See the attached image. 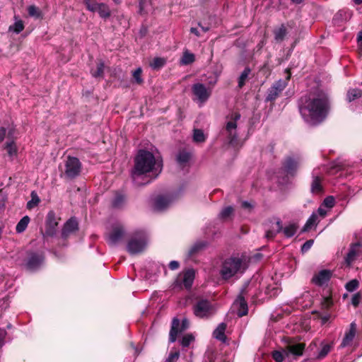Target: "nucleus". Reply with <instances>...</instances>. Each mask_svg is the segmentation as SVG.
<instances>
[{
    "label": "nucleus",
    "mask_w": 362,
    "mask_h": 362,
    "mask_svg": "<svg viewBox=\"0 0 362 362\" xmlns=\"http://www.w3.org/2000/svg\"><path fill=\"white\" fill-rule=\"evenodd\" d=\"M88 11L97 12L103 18H107L110 16L108 6L104 3H97L95 0H83Z\"/></svg>",
    "instance_id": "f8f14e48"
},
{
    "label": "nucleus",
    "mask_w": 362,
    "mask_h": 362,
    "mask_svg": "<svg viewBox=\"0 0 362 362\" xmlns=\"http://www.w3.org/2000/svg\"><path fill=\"white\" fill-rule=\"evenodd\" d=\"M13 19H14V23L8 27V31L9 33L19 34L25 28L24 23L16 15L14 16Z\"/></svg>",
    "instance_id": "a878e982"
},
{
    "label": "nucleus",
    "mask_w": 362,
    "mask_h": 362,
    "mask_svg": "<svg viewBox=\"0 0 362 362\" xmlns=\"http://www.w3.org/2000/svg\"><path fill=\"white\" fill-rule=\"evenodd\" d=\"M297 228V226L294 223L289 224L283 228L281 221L277 219L275 223V228L267 230L265 237L267 239H272L277 233L282 230L286 237L291 238L296 234Z\"/></svg>",
    "instance_id": "423d86ee"
},
{
    "label": "nucleus",
    "mask_w": 362,
    "mask_h": 362,
    "mask_svg": "<svg viewBox=\"0 0 362 362\" xmlns=\"http://www.w3.org/2000/svg\"><path fill=\"white\" fill-rule=\"evenodd\" d=\"M361 299V294L359 292L355 293L352 296L351 304L354 307H357L358 305V304L360 303Z\"/></svg>",
    "instance_id": "864d4df0"
},
{
    "label": "nucleus",
    "mask_w": 362,
    "mask_h": 362,
    "mask_svg": "<svg viewBox=\"0 0 362 362\" xmlns=\"http://www.w3.org/2000/svg\"><path fill=\"white\" fill-rule=\"evenodd\" d=\"M6 335L5 329L0 328V348L4 344V339Z\"/></svg>",
    "instance_id": "4d7b16f0"
},
{
    "label": "nucleus",
    "mask_w": 362,
    "mask_h": 362,
    "mask_svg": "<svg viewBox=\"0 0 362 362\" xmlns=\"http://www.w3.org/2000/svg\"><path fill=\"white\" fill-rule=\"evenodd\" d=\"M173 195L158 196L153 200V209L157 211H163L168 209L174 202Z\"/></svg>",
    "instance_id": "dca6fc26"
},
{
    "label": "nucleus",
    "mask_w": 362,
    "mask_h": 362,
    "mask_svg": "<svg viewBox=\"0 0 362 362\" xmlns=\"http://www.w3.org/2000/svg\"><path fill=\"white\" fill-rule=\"evenodd\" d=\"M166 64V59L163 57H156L152 62L150 63V66L154 69L157 70L163 67Z\"/></svg>",
    "instance_id": "f704fd0d"
},
{
    "label": "nucleus",
    "mask_w": 362,
    "mask_h": 362,
    "mask_svg": "<svg viewBox=\"0 0 362 362\" xmlns=\"http://www.w3.org/2000/svg\"><path fill=\"white\" fill-rule=\"evenodd\" d=\"M357 42L359 52L362 54V31L359 32L357 35Z\"/></svg>",
    "instance_id": "13d9d810"
},
{
    "label": "nucleus",
    "mask_w": 362,
    "mask_h": 362,
    "mask_svg": "<svg viewBox=\"0 0 362 362\" xmlns=\"http://www.w3.org/2000/svg\"><path fill=\"white\" fill-rule=\"evenodd\" d=\"M190 159V153L186 151H180L177 156V160L180 164L187 163Z\"/></svg>",
    "instance_id": "a18cd8bd"
},
{
    "label": "nucleus",
    "mask_w": 362,
    "mask_h": 362,
    "mask_svg": "<svg viewBox=\"0 0 362 362\" xmlns=\"http://www.w3.org/2000/svg\"><path fill=\"white\" fill-rule=\"evenodd\" d=\"M240 115L235 112L230 115V120L226 122L225 131L227 139L231 145H234L238 139L237 122L240 119Z\"/></svg>",
    "instance_id": "0eeeda50"
},
{
    "label": "nucleus",
    "mask_w": 362,
    "mask_h": 362,
    "mask_svg": "<svg viewBox=\"0 0 362 362\" xmlns=\"http://www.w3.org/2000/svg\"><path fill=\"white\" fill-rule=\"evenodd\" d=\"M291 75L288 74L285 80L280 79L276 81L267 91V95L266 97L267 101H274L279 95V94L284 90L288 85Z\"/></svg>",
    "instance_id": "9b49d317"
},
{
    "label": "nucleus",
    "mask_w": 362,
    "mask_h": 362,
    "mask_svg": "<svg viewBox=\"0 0 362 362\" xmlns=\"http://www.w3.org/2000/svg\"><path fill=\"white\" fill-rule=\"evenodd\" d=\"M125 202V198L123 195L118 194L117 195L112 201V206L115 208H120L123 206Z\"/></svg>",
    "instance_id": "09e8293b"
},
{
    "label": "nucleus",
    "mask_w": 362,
    "mask_h": 362,
    "mask_svg": "<svg viewBox=\"0 0 362 362\" xmlns=\"http://www.w3.org/2000/svg\"><path fill=\"white\" fill-rule=\"evenodd\" d=\"M142 69L141 67L137 68L133 73V82L137 83V84H141L144 81L142 77Z\"/></svg>",
    "instance_id": "49530a36"
},
{
    "label": "nucleus",
    "mask_w": 362,
    "mask_h": 362,
    "mask_svg": "<svg viewBox=\"0 0 362 362\" xmlns=\"http://www.w3.org/2000/svg\"><path fill=\"white\" fill-rule=\"evenodd\" d=\"M344 13V11H339V12L337 14L336 18H337V17H338V16H342V13ZM344 13L346 14V13H345V12H344Z\"/></svg>",
    "instance_id": "338daca9"
},
{
    "label": "nucleus",
    "mask_w": 362,
    "mask_h": 362,
    "mask_svg": "<svg viewBox=\"0 0 362 362\" xmlns=\"http://www.w3.org/2000/svg\"><path fill=\"white\" fill-rule=\"evenodd\" d=\"M358 281L356 279H352L346 284L345 288L349 292H353L358 288Z\"/></svg>",
    "instance_id": "de8ad7c7"
},
{
    "label": "nucleus",
    "mask_w": 362,
    "mask_h": 362,
    "mask_svg": "<svg viewBox=\"0 0 362 362\" xmlns=\"http://www.w3.org/2000/svg\"><path fill=\"white\" fill-rule=\"evenodd\" d=\"M332 276V271L322 269L313 276L312 282L317 286H322L330 280Z\"/></svg>",
    "instance_id": "a211bd4d"
},
{
    "label": "nucleus",
    "mask_w": 362,
    "mask_h": 362,
    "mask_svg": "<svg viewBox=\"0 0 362 362\" xmlns=\"http://www.w3.org/2000/svg\"><path fill=\"white\" fill-rule=\"evenodd\" d=\"M354 1L357 4H362V0H354Z\"/></svg>",
    "instance_id": "69168bd1"
},
{
    "label": "nucleus",
    "mask_w": 362,
    "mask_h": 362,
    "mask_svg": "<svg viewBox=\"0 0 362 362\" xmlns=\"http://www.w3.org/2000/svg\"><path fill=\"white\" fill-rule=\"evenodd\" d=\"M206 135L202 129H195L193 132V140L197 143H202L206 140Z\"/></svg>",
    "instance_id": "58836bf2"
},
{
    "label": "nucleus",
    "mask_w": 362,
    "mask_h": 362,
    "mask_svg": "<svg viewBox=\"0 0 362 362\" xmlns=\"http://www.w3.org/2000/svg\"><path fill=\"white\" fill-rule=\"evenodd\" d=\"M244 289L241 291L240 295L238 297L234 303V305L237 308V314L239 317L246 315L248 312V307L246 300L243 296Z\"/></svg>",
    "instance_id": "aec40b11"
},
{
    "label": "nucleus",
    "mask_w": 362,
    "mask_h": 362,
    "mask_svg": "<svg viewBox=\"0 0 362 362\" xmlns=\"http://www.w3.org/2000/svg\"><path fill=\"white\" fill-rule=\"evenodd\" d=\"M194 340V337L192 334H184L180 340V344L182 347H187Z\"/></svg>",
    "instance_id": "a19ab883"
},
{
    "label": "nucleus",
    "mask_w": 362,
    "mask_h": 362,
    "mask_svg": "<svg viewBox=\"0 0 362 362\" xmlns=\"http://www.w3.org/2000/svg\"><path fill=\"white\" fill-rule=\"evenodd\" d=\"M30 218L28 216H23L17 223L16 226V230L18 233H21L25 230L27 228L29 223H30Z\"/></svg>",
    "instance_id": "2f4dec72"
},
{
    "label": "nucleus",
    "mask_w": 362,
    "mask_h": 362,
    "mask_svg": "<svg viewBox=\"0 0 362 362\" xmlns=\"http://www.w3.org/2000/svg\"><path fill=\"white\" fill-rule=\"evenodd\" d=\"M322 190L321 187V179L319 176H315L313 177V181L311 184V191L313 193H318L320 192Z\"/></svg>",
    "instance_id": "72a5a7b5"
},
{
    "label": "nucleus",
    "mask_w": 362,
    "mask_h": 362,
    "mask_svg": "<svg viewBox=\"0 0 362 362\" xmlns=\"http://www.w3.org/2000/svg\"><path fill=\"white\" fill-rule=\"evenodd\" d=\"M356 332V324L355 322H353L350 325L349 329L347 332L345 333L344 337L341 341V344L340 345L341 347H345L351 343L354 338L355 337Z\"/></svg>",
    "instance_id": "5701e85b"
},
{
    "label": "nucleus",
    "mask_w": 362,
    "mask_h": 362,
    "mask_svg": "<svg viewBox=\"0 0 362 362\" xmlns=\"http://www.w3.org/2000/svg\"><path fill=\"white\" fill-rule=\"evenodd\" d=\"M207 246V243L206 241L199 240L196 242L192 247L189 248L188 251V257H192Z\"/></svg>",
    "instance_id": "cd10ccee"
},
{
    "label": "nucleus",
    "mask_w": 362,
    "mask_h": 362,
    "mask_svg": "<svg viewBox=\"0 0 362 362\" xmlns=\"http://www.w3.org/2000/svg\"><path fill=\"white\" fill-rule=\"evenodd\" d=\"M319 219L317 213L313 212V214L310 215V216L307 220L305 226L303 228L302 231L306 232L313 228V227H315L317 223H319Z\"/></svg>",
    "instance_id": "c85d7f7f"
},
{
    "label": "nucleus",
    "mask_w": 362,
    "mask_h": 362,
    "mask_svg": "<svg viewBox=\"0 0 362 362\" xmlns=\"http://www.w3.org/2000/svg\"><path fill=\"white\" fill-rule=\"evenodd\" d=\"M180 264L177 261L173 260L169 263V268L171 270H176L179 268Z\"/></svg>",
    "instance_id": "bf43d9fd"
},
{
    "label": "nucleus",
    "mask_w": 362,
    "mask_h": 362,
    "mask_svg": "<svg viewBox=\"0 0 362 362\" xmlns=\"http://www.w3.org/2000/svg\"><path fill=\"white\" fill-rule=\"evenodd\" d=\"M328 211L329 209L321 204L315 213H317V216H320L321 218H325L327 216Z\"/></svg>",
    "instance_id": "5fc2aeb1"
},
{
    "label": "nucleus",
    "mask_w": 362,
    "mask_h": 362,
    "mask_svg": "<svg viewBox=\"0 0 362 362\" xmlns=\"http://www.w3.org/2000/svg\"><path fill=\"white\" fill-rule=\"evenodd\" d=\"M147 245V235L144 230H139L129 240L127 250L130 255H136L143 252Z\"/></svg>",
    "instance_id": "20e7f679"
},
{
    "label": "nucleus",
    "mask_w": 362,
    "mask_h": 362,
    "mask_svg": "<svg viewBox=\"0 0 362 362\" xmlns=\"http://www.w3.org/2000/svg\"><path fill=\"white\" fill-rule=\"evenodd\" d=\"M81 169V163L80 160L72 156H68L65 163V175L69 178H74L77 177Z\"/></svg>",
    "instance_id": "ddd939ff"
},
{
    "label": "nucleus",
    "mask_w": 362,
    "mask_h": 362,
    "mask_svg": "<svg viewBox=\"0 0 362 362\" xmlns=\"http://www.w3.org/2000/svg\"><path fill=\"white\" fill-rule=\"evenodd\" d=\"M333 348L332 343H327L322 341L320 344V348L315 354V358L317 360H322L325 358Z\"/></svg>",
    "instance_id": "412c9836"
},
{
    "label": "nucleus",
    "mask_w": 362,
    "mask_h": 362,
    "mask_svg": "<svg viewBox=\"0 0 362 362\" xmlns=\"http://www.w3.org/2000/svg\"><path fill=\"white\" fill-rule=\"evenodd\" d=\"M28 13L30 16L36 19H40L42 17V12L40 8L34 5H31L28 7Z\"/></svg>",
    "instance_id": "4c0bfd02"
},
{
    "label": "nucleus",
    "mask_w": 362,
    "mask_h": 362,
    "mask_svg": "<svg viewBox=\"0 0 362 362\" xmlns=\"http://www.w3.org/2000/svg\"><path fill=\"white\" fill-rule=\"evenodd\" d=\"M362 97V90L358 88H351L347 92V100L351 103Z\"/></svg>",
    "instance_id": "473e14b6"
},
{
    "label": "nucleus",
    "mask_w": 362,
    "mask_h": 362,
    "mask_svg": "<svg viewBox=\"0 0 362 362\" xmlns=\"http://www.w3.org/2000/svg\"><path fill=\"white\" fill-rule=\"evenodd\" d=\"M30 195H31V199L28 202L27 206H26L28 209H32L34 207L37 206L40 202V199L37 194L35 191H33L31 192Z\"/></svg>",
    "instance_id": "e433bc0d"
},
{
    "label": "nucleus",
    "mask_w": 362,
    "mask_h": 362,
    "mask_svg": "<svg viewBox=\"0 0 362 362\" xmlns=\"http://www.w3.org/2000/svg\"><path fill=\"white\" fill-rule=\"evenodd\" d=\"M189 327V322L187 319H182V322L177 317L172 321L171 329L169 334V341L173 343L177 340V337L187 330Z\"/></svg>",
    "instance_id": "6e6552de"
},
{
    "label": "nucleus",
    "mask_w": 362,
    "mask_h": 362,
    "mask_svg": "<svg viewBox=\"0 0 362 362\" xmlns=\"http://www.w3.org/2000/svg\"><path fill=\"white\" fill-rule=\"evenodd\" d=\"M78 229V221L75 218L69 219L64 226L62 231V236L66 238L70 233Z\"/></svg>",
    "instance_id": "4be33fe9"
},
{
    "label": "nucleus",
    "mask_w": 362,
    "mask_h": 362,
    "mask_svg": "<svg viewBox=\"0 0 362 362\" xmlns=\"http://www.w3.org/2000/svg\"><path fill=\"white\" fill-rule=\"evenodd\" d=\"M6 133L8 134V139L13 138L14 129L13 127H8V130L4 127H0V142H1L6 137Z\"/></svg>",
    "instance_id": "ea45409f"
},
{
    "label": "nucleus",
    "mask_w": 362,
    "mask_h": 362,
    "mask_svg": "<svg viewBox=\"0 0 362 362\" xmlns=\"http://www.w3.org/2000/svg\"><path fill=\"white\" fill-rule=\"evenodd\" d=\"M334 204L335 201L334 197L332 196H329L324 199L321 204H322L327 209L330 210L334 206Z\"/></svg>",
    "instance_id": "3c124183"
},
{
    "label": "nucleus",
    "mask_w": 362,
    "mask_h": 362,
    "mask_svg": "<svg viewBox=\"0 0 362 362\" xmlns=\"http://www.w3.org/2000/svg\"><path fill=\"white\" fill-rule=\"evenodd\" d=\"M233 212V208L230 206H226L222 209L219 214V216L222 219L228 218Z\"/></svg>",
    "instance_id": "8fccbe9b"
},
{
    "label": "nucleus",
    "mask_w": 362,
    "mask_h": 362,
    "mask_svg": "<svg viewBox=\"0 0 362 362\" xmlns=\"http://www.w3.org/2000/svg\"><path fill=\"white\" fill-rule=\"evenodd\" d=\"M58 221L53 211L48 212L45 221V234L47 236H53L57 231Z\"/></svg>",
    "instance_id": "f3484780"
},
{
    "label": "nucleus",
    "mask_w": 362,
    "mask_h": 362,
    "mask_svg": "<svg viewBox=\"0 0 362 362\" xmlns=\"http://www.w3.org/2000/svg\"><path fill=\"white\" fill-rule=\"evenodd\" d=\"M247 267L243 255H235L226 258L221 264L220 274L225 280L243 274Z\"/></svg>",
    "instance_id": "7ed1b4c3"
},
{
    "label": "nucleus",
    "mask_w": 362,
    "mask_h": 362,
    "mask_svg": "<svg viewBox=\"0 0 362 362\" xmlns=\"http://www.w3.org/2000/svg\"><path fill=\"white\" fill-rule=\"evenodd\" d=\"M337 168H338L337 170H339V171L343 170V166L342 165H338Z\"/></svg>",
    "instance_id": "774afa93"
},
{
    "label": "nucleus",
    "mask_w": 362,
    "mask_h": 362,
    "mask_svg": "<svg viewBox=\"0 0 362 362\" xmlns=\"http://www.w3.org/2000/svg\"><path fill=\"white\" fill-rule=\"evenodd\" d=\"M274 40L277 42H282L287 34V30L284 25H281L279 28L274 30Z\"/></svg>",
    "instance_id": "7c9ffc66"
},
{
    "label": "nucleus",
    "mask_w": 362,
    "mask_h": 362,
    "mask_svg": "<svg viewBox=\"0 0 362 362\" xmlns=\"http://www.w3.org/2000/svg\"><path fill=\"white\" fill-rule=\"evenodd\" d=\"M313 243H314V240H307L301 247V251L303 252H306L307 251H308L311 247L313 246Z\"/></svg>",
    "instance_id": "6e6d98bb"
},
{
    "label": "nucleus",
    "mask_w": 362,
    "mask_h": 362,
    "mask_svg": "<svg viewBox=\"0 0 362 362\" xmlns=\"http://www.w3.org/2000/svg\"><path fill=\"white\" fill-rule=\"evenodd\" d=\"M125 234L124 228L120 224H117L106 236L107 243L115 246L122 241Z\"/></svg>",
    "instance_id": "4468645a"
},
{
    "label": "nucleus",
    "mask_w": 362,
    "mask_h": 362,
    "mask_svg": "<svg viewBox=\"0 0 362 362\" xmlns=\"http://www.w3.org/2000/svg\"><path fill=\"white\" fill-rule=\"evenodd\" d=\"M250 69L248 67H246L243 71L241 73L239 78H238V86L240 88H242L246 81V80L248 78L249 74H250Z\"/></svg>",
    "instance_id": "37998d69"
},
{
    "label": "nucleus",
    "mask_w": 362,
    "mask_h": 362,
    "mask_svg": "<svg viewBox=\"0 0 362 362\" xmlns=\"http://www.w3.org/2000/svg\"><path fill=\"white\" fill-rule=\"evenodd\" d=\"M151 8V0H140L139 1V13L145 14L148 13Z\"/></svg>",
    "instance_id": "c9c22d12"
},
{
    "label": "nucleus",
    "mask_w": 362,
    "mask_h": 362,
    "mask_svg": "<svg viewBox=\"0 0 362 362\" xmlns=\"http://www.w3.org/2000/svg\"><path fill=\"white\" fill-rule=\"evenodd\" d=\"M199 25L201 27L202 30L204 31V32H207L209 30V27H204L202 25H201L200 23H199Z\"/></svg>",
    "instance_id": "e2e57ef3"
},
{
    "label": "nucleus",
    "mask_w": 362,
    "mask_h": 362,
    "mask_svg": "<svg viewBox=\"0 0 362 362\" xmlns=\"http://www.w3.org/2000/svg\"><path fill=\"white\" fill-rule=\"evenodd\" d=\"M195 61V55L190 52L188 49L183 52L182 56L180 59V64L181 65H189Z\"/></svg>",
    "instance_id": "c756f323"
},
{
    "label": "nucleus",
    "mask_w": 362,
    "mask_h": 362,
    "mask_svg": "<svg viewBox=\"0 0 362 362\" xmlns=\"http://www.w3.org/2000/svg\"><path fill=\"white\" fill-rule=\"evenodd\" d=\"M162 169L163 161L160 158L148 151L139 150L134 158L131 177L136 186H143L156 179Z\"/></svg>",
    "instance_id": "f257e3e1"
},
{
    "label": "nucleus",
    "mask_w": 362,
    "mask_h": 362,
    "mask_svg": "<svg viewBox=\"0 0 362 362\" xmlns=\"http://www.w3.org/2000/svg\"><path fill=\"white\" fill-rule=\"evenodd\" d=\"M304 0H292L293 2L296 3V4H300L301 3L302 1H303Z\"/></svg>",
    "instance_id": "0e129e2a"
},
{
    "label": "nucleus",
    "mask_w": 362,
    "mask_h": 362,
    "mask_svg": "<svg viewBox=\"0 0 362 362\" xmlns=\"http://www.w3.org/2000/svg\"><path fill=\"white\" fill-rule=\"evenodd\" d=\"M5 148L6 149L7 153L10 157H13L17 153V147L13 139L6 143Z\"/></svg>",
    "instance_id": "79ce46f5"
},
{
    "label": "nucleus",
    "mask_w": 362,
    "mask_h": 362,
    "mask_svg": "<svg viewBox=\"0 0 362 362\" xmlns=\"http://www.w3.org/2000/svg\"><path fill=\"white\" fill-rule=\"evenodd\" d=\"M180 356V352L177 349L172 350L168 357L167 358L165 362H177V359Z\"/></svg>",
    "instance_id": "603ef678"
},
{
    "label": "nucleus",
    "mask_w": 362,
    "mask_h": 362,
    "mask_svg": "<svg viewBox=\"0 0 362 362\" xmlns=\"http://www.w3.org/2000/svg\"><path fill=\"white\" fill-rule=\"evenodd\" d=\"M299 163L298 158L288 157L284 164L285 171L288 174H293V173L297 170Z\"/></svg>",
    "instance_id": "b1692460"
},
{
    "label": "nucleus",
    "mask_w": 362,
    "mask_h": 362,
    "mask_svg": "<svg viewBox=\"0 0 362 362\" xmlns=\"http://www.w3.org/2000/svg\"><path fill=\"white\" fill-rule=\"evenodd\" d=\"M194 277V270L192 269H187L185 272H183L182 274L179 275V276L175 281V286H183L185 288L189 289L193 284Z\"/></svg>",
    "instance_id": "2eb2a0df"
},
{
    "label": "nucleus",
    "mask_w": 362,
    "mask_h": 362,
    "mask_svg": "<svg viewBox=\"0 0 362 362\" xmlns=\"http://www.w3.org/2000/svg\"><path fill=\"white\" fill-rule=\"evenodd\" d=\"M299 111L303 120L311 126L322 122L328 114V100L324 95H306L299 100Z\"/></svg>",
    "instance_id": "f03ea898"
},
{
    "label": "nucleus",
    "mask_w": 362,
    "mask_h": 362,
    "mask_svg": "<svg viewBox=\"0 0 362 362\" xmlns=\"http://www.w3.org/2000/svg\"><path fill=\"white\" fill-rule=\"evenodd\" d=\"M226 324L224 322L220 323L218 327L216 328V329L213 332V337L222 341L226 342V337L225 335V332L226 329Z\"/></svg>",
    "instance_id": "bb28decb"
},
{
    "label": "nucleus",
    "mask_w": 362,
    "mask_h": 362,
    "mask_svg": "<svg viewBox=\"0 0 362 362\" xmlns=\"http://www.w3.org/2000/svg\"><path fill=\"white\" fill-rule=\"evenodd\" d=\"M194 314L199 317H209L214 314L215 309L211 303L207 300H199L193 308Z\"/></svg>",
    "instance_id": "9d476101"
},
{
    "label": "nucleus",
    "mask_w": 362,
    "mask_h": 362,
    "mask_svg": "<svg viewBox=\"0 0 362 362\" xmlns=\"http://www.w3.org/2000/svg\"><path fill=\"white\" fill-rule=\"evenodd\" d=\"M242 206L245 209H251L253 206L248 202L247 201H244L242 202Z\"/></svg>",
    "instance_id": "052dcab7"
},
{
    "label": "nucleus",
    "mask_w": 362,
    "mask_h": 362,
    "mask_svg": "<svg viewBox=\"0 0 362 362\" xmlns=\"http://www.w3.org/2000/svg\"><path fill=\"white\" fill-rule=\"evenodd\" d=\"M44 257L42 255L32 254L28 260L27 267L30 270L37 269L43 262Z\"/></svg>",
    "instance_id": "393cba45"
},
{
    "label": "nucleus",
    "mask_w": 362,
    "mask_h": 362,
    "mask_svg": "<svg viewBox=\"0 0 362 362\" xmlns=\"http://www.w3.org/2000/svg\"><path fill=\"white\" fill-rule=\"evenodd\" d=\"M361 252L362 245L360 243L352 244L345 257L346 264L349 266Z\"/></svg>",
    "instance_id": "6ab92c4d"
},
{
    "label": "nucleus",
    "mask_w": 362,
    "mask_h": 362,
    "mask_svg": "<svg viewBox=\"0 0 362 362\" xmlns=\"http://www.w3.org/2000/svg\"><path fill=\"white\" fill-rule=\"evenodd\" d=\"M190 32L194 34L195 35H197V37H199L200 35L199 32L198 31L197 28H191Z\"/></svg>",
    "instance_id": "680f3d73"
},
{
    "label": "nucleus",
    "mask_w": 362,
    "mask_h": 362,
    "mask_svg": "<svg viewBox=\"0 0 362 362\" xmlns=\"http://www.w3.org/2000/svg\"><path fill=\"white\" fill-rule=\"evenodd\" d=\"M305 346L303 344L298 343L287 345L281 351H274L272 357L276 362H282L285 358L290 356H300L303 354Z\"/></svg>",
    "instance_id": "39448f33"
},
{
    "label": "nucleus",
    "mask_w": 362,
    "mask_h": 362,
    "mask_svg": "<svg viewBox=\"0 0 362 362\" xmlns=\"http://www.w3.org/2000/svg\"><path fill=\"white\" fill-rule=\"evenodd\" d=\"M192 91L194 95V100L197 101L199 106H202L208 100L211 94V90L207 88L204 84L197 83L192 85Z\"/></svg>",
    "instance_id": "1a4fd4ad"
},
{
    "label": "nucleus",
    "mask_w": 362,
    "mask_h": 362,
    "mask_svg": "<svg viewBox=\"0 0 362 362\" xmlns=\"http://www.w3.org/2000/svg\"><path fill=\"white\" fill-rule=\"evenodd\" d=\"M104 69H105V64L103 62H100L98 64L96 70L92 69L90 71V73H91L92 76L95 78L103 77Z\"/></svg>",
    "instance_id": "c03bdc74"
}]
</instances>
